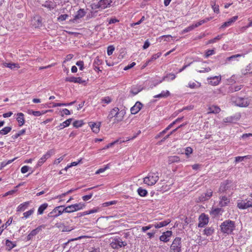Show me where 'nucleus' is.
<instances>
[{
  "label": "nucleus",
  "mask_w": 252,
  "mask_h": 252,
  "mask_svg": "<svg viewBox=\"0 0 252 252\" xmlns=\"http://www.w3.org/2000/svg\"><path fill=\"white\" fill-rule=\"evenodd\" d=\"M124 115V113L122 111H120L118 107H115L109 112L107 118L110 121L112 118H115L114 123H118L122 121Z\"/></svg>",
  "instance_id": "nucleus-1"
},
{
  "label": "nucleus",
  "mask_w": 252,
  "mask_h": 252,
  "mask_svg": "<svg viewBox=\"0 0 252 252\" xmlns=\"http://www.w3.org/2000/svg\"><path fill=\"white\" fill-rule=\"evenodd\" d=\"M221 230L223 233L231 234L235 228V222L228 220L224 221L220 225Z\"/></svg>",
  "instance_id": "nucleus-2"
},
{
  "label": "nucleus",
  "mask_w": 252,
  "mask_h": 252,
  "mask_svg": "<svg viewBox=\"0 0 252 252\" xmlns=\"http://www.w3.org/2000/svg\"><path fill=\"white\" fill-rule=\"evenodd\" d=\"M232 104L240 107H247L250 104L247 98L241 97H232L231 98Z\"/></svg>",
  "instance_id": "nucleus-3"
},
{
  "label": "nucleus",
  "mask_w": 252,
  "mask_h": 252,
  "mask_svg": "<svg viewBox=\"0 0 252 252\" xmlns=\"http://www.w3.org/2000/svg\"><path fill=\"white\" fill-rule=\"evenodd\" d=\"M127 245L126 241H123L120 237H115L112 238V241L110 243V247L113 249H119L125 247Z\"/></svg>",
  "instance_id": "nucleus-4"
},
{
  "label": "nucleus",
  "mask_w": 252,
  "mask_h": 252,
  "mask_svg": "<svg viewBox=\"0 0 252 252\" xmlns=\"http://www.w3.org/2000/svg\"><path fill=\"white\" fill-rule=\"evenodd\" d=\"M159 179L158 172H151L148 175L144 178V183L149 186H152L156 183Z\"/></svg>",
  "instance_id": "nucleus-5"
},
{
  "label": "nucleus",
  "mask_w": 252,
  "mask_h": 252,
  "mask_svg": "<svg viewBox=\"0 0 252 252\" xmlns=\"http://www.w3.org/2000/svg\"><path fill=\"white\" fill-rule=\"evenodd\" d=\"M112 2V0H100L96 4H93L92 8L94 10L104 9L110 7Z\"/></svg>",
  "instance_id": "nucleus-6"
},
{
  "label": "nucleus",
  "mask_w": 252,
  "mask_h": 252,
  "mask_svg": "<svg viewBox=\"0 0 252 252\" xmlns=\"http://www.w3.org/2000/svg\"><path fill=\"white\" fill-rule=\"evenodd\" d=\"M181 238L176 237L173 240L170 247L171 252H181Z\"/></svg>",
  "instance_id": "nucleus-7"
},
{
  "label": "nucleus",
  "mask_w": 252,
  "mask_h": 252,
  "mask_svg": "<svg viewBox=\"0 0 252 252\" xmlns=\"http://www.w3.org/2000/svg\"><path fill=\"white\" fill-rule=\"evenodd\" d=\"M85 206V204L81 203L69 205L64 208L65 213H72L83 209Z\"/></svg>",
  "instance_id": "nucleus-8"
},
{
  "label": "nucleus",
  "mask_w": 252,
  "mask_h": 252,
  "mask_svg": "<svg viewBox=\"0 0 252 252\" xmlns=\"http://www.w3.org/2000/svg\"><path fill=\"white\" fill-rule=\"evenodd\" d=\"M63 206H59L55 207L52 212L48 214L49 217L57 218L63 213H65Z\"/></svg>",
  "instance_id": "nucleus-9"
},
{
  "label": "nucleus",
  "mask_w": 252,
  "mask_h": 252,
  "mask_svg": "<svg viewBox=\"0 0 252 252\" xmlns=\"http://www.w3.org/2000/svg\"><path fill=\"white\" fill-rule=\"evenodd\" d=\"M55 154L54 150L53 149L50 150L47 152L38 161L37 163V166H41L45 161L50 158L52 155Z\"/></svg>",
  "instance_id": "nucleus-10"
},
{
  "label": "nucleus",
  "mask_w": 252,
  "mask_h": 252,
  "mask_svg": "<svg viewBox=\"0 0 252 252\" xmlns=\"http://www.w3.org/2000/svg\"><path fill=\"white\" fill-rule=\"evenodd\" d=\"M45 225L42 224L37 227L35 229L32 230L27 236V241L32 240L35 235L41 232L42 230L45 228Z\"/></svg>",
  "instance_id": "nucleus-11"
},
{
  "label": "nucleus",
  "mask_w": 252,
  "mask_h": 252,
  "mask_svg": "<svg viewBox=\"0 0 252 252\" xmlns=\"http://www.w3.org/2000/svg\"><path fill=\"white\" fill-rule=\"evenodd\" d=\"M199 223L198 226L199 227H203L209 222V217L204 213L201 214L198 218Z\"/></svg>",
  "instance_id": "nucleus-12"
},
{
  "label": "nucleus",
  "mask_w": 252,
  "mask_h": 252,
  "mask_svg": "<svg viewBox=\"0 0 252 252\" xmlns=\"http://www.w3.org/2000/svg\"><path fill=\"white\" fill-rule=\"evenodd\" d=\"M213 195V190L211 189H208L206 192L202 193L198 198L200 202H204L209 200Z\"/></svg>",
  "instance_id": "nucleus-13"
},
{
  "label": "nucleus",
  "mask_w": 252,
  "mask_h": 252,
  "mask_svg": "<svg viewBox=\"0 0 252 252\" xmlns=\"http://www.w3.org/2000/svg\"><path fill=\"white\" fill-rule=\"evenodd\" d=\"M237 207L240 209H246L252 207V200H242L238 202Z\"/></svg>",
  "instance_id": "nucleus-14"
},
{
  "label": "nucleus",
  "mask_w": 252,
  "mask_h": 252,
  "mask_svg": "<svg viewBox=\"0 0 252 252\" xmlns=\"http://www.w3.org/2000/svg\"><path fill=\"white\" fill-rule=\"evenodd\" d=\"M231 183V182L229 180H226L222 183L220 185V187L219 189L218 192L221 193L224 192L227 190H228L229 188V185Z\"/></svg>",
  "instance_id": "nucleus-15"
},
{
  "label": "nucleus",
  "mask_w": 252,
  "mask_h": 252,
  "mask_svg": "<svg viewBox=\"0 0 252 252\" xmlns=\"http://www.w3.org/2000/svg\"><path fill=\"white\" fill-rule=\"evenodd\" d=\"M220 201L219 205L221 207L226 206L230 202V198L225 195H221L219 197Z\"/></svg>",
  "instance_id": "nucleus-16"
},
{
  "label": "nucleus",
  "mask_w": 252,
  "mask_h": 252,
  "mask_svg": "<svg viewBox=\"0 0 252 252\" xmlns=\"http://www.w3.org/2000/svg\"><path fill=\"white\" fill-rule=\"evenodd\" d=\"M172 234V232L171 231L168 230L162 233L159 237V240L164 242H167L169 241Z\"/></svg>",
  "instance_id": "nucleus-17"
},
{
  "label": "nucleus",
  "mask_w": 252,
  "mask_h": 252,
  "mask_svg": "<svg viewBox=\"0 0 252 252\" xmlns=\"http://www.w3.org/2000/svg\"><path fill=\"white\" fill-rule=\"evenodd\" d=\"M86 14V12L83 9H80L77 12L76 14L74 16V18L70 21L75 23L77 20L80 19L83 17Z\"/></svg>",
  "instance_id": "nucleus-18"
},
{
  "label": "nucleus",
  "mask_w": 252,
  "mask_h": 252,
  "mask_svg": "<svg viewBox=\"0 0 252 252\" xmlns=\"http://www.w3.org/2000/svg\"><path fill=\"white\" fill-rule=\"evenodd\" d=\"M142 105V104L140 102L137 101L134 105L131 108V113L132 114H137L141 110Z\"/></svg>",
  "instance_id": "nucleus-19"
},
{
  "label": "nucleus",
  "mask_w": 252,
  "mask_h": 252,
  "mask_svg": "<svg viewBox=\"0 0 252 252\" xmlns=\"http://www.w3.org/2000/svg\"><path fill=\"white\" fill-rule=\"evenodd\" d=\"M65 81L69 82H73V83H77L79 84H83L85 82V80H83L82 78L80 77H66L65 78Z\"/></svg>",
  "instance_id": "nucleus-20"
},
{
  "label": "nucleus",
  "mask_w": 252,
  "mask_h": 252,
  "mask_svg": "<svg viewBox=\"0 0 252 252\" xmlns=\"http://www.w3.org/2000/svg\"><path fill=\"white\" fill-rule=\"evenodd\" d=\"M208 80H210V81L209 82V83L212 85L213 86H216L218 85L220 80H221V76H214V77H211L210 78H208Z\"/></svg>",
  "instance_id": "nucleus-21"
},
{
  "label": "nucleus",
  "mask_w": 252,
  "mask_h": 252,
  "mask_svg": "<svg viewBox=\"0 0 252 252\" xmlns=\"http://www.w3.org/2000/svg\"><path fill=\"white\" fill-rule=\"evenodd\" d=\"M238 18V16H234L233 17L228 19V20L224 22L221 26V28H225L231 26L234 22H235Z\"/></svg>",
  "instance_id": "nucleus-22"
},
{
  "label": "nucleus",
  "mask_w": 252,
  "mask_h": 252,
  "mask_svg": "<svg viewBox=\"0 0 252 252\" xmlns=\"http://www.w3.org/2000/svg\"><path fill=\"white\" fill-rule=\"evenodd\" d=\"M170 222H171V220L169 219H168V220H165L164 221L156 222V223L153 224V225H154V226L156 228H159L162 227L163 226H166Z\"/></svg>",
  "instance_id": "nucleus-23"
},
{
  "label": "nucleus",
  "mask_w": 252,
  "mask_h": 252,
  "mask_svg": "<svg viewBox=\"0 0 252 252\" xmlns=\"http://www.w3.org/2000/svg\"><path fill=\"white\" fill-rule=\"evenodd\" d=\"M30 201H27L20 204L16 209L17 212H21L24 211L26 209L28 208L30 205Z\"/></svg>",
  "instance_id": "nucleus-24"
},
{
  "label": "nucleus",
  "mask_w": 252,
  "mask_h": 252,
  "mask_svg": "<svg viewBox=\"0 0 252 252\" xmlns=\"http://www.w3.org/2000/svg\"><path fill=\"white\" fill-rule=\"evenodd\" d=\"M16 120L18 122L20 126H22L25 123L24 115L22 113H18L17 114Z\"/></svg>",
  "instance_id": "nucleus-25"
},
{
  "label": "nucleus",
  "mask_w": 252,
  "mask_h": 252,
  "mask_svg": "<svg viewBox=\"0 0 252 252\" xmlns=\"http://www.w3.org/2000/svg\"><path fill=\"white\" fill-rule=\"evenodd\" d=\"M5 245L6 246V250L8 251H10L13 248L16 246L15 242H12L8 239L5 240Z\"/></svg>",
  "instance_id": "nucleus-26"
},
{
  "label": "nucleus",
  "mask_w": 252,
  "mask_h": 252,
  "mask_svg": "<svg viewBox=\"0 0 252 252\" xmlns=\"http://www.w3.org/2000/svg\"><path fill=\"white\" fill-rule=\"evenodd\" d=\"M90 126L93 131L95 133H97L99 131L100 123H99L98 124L94 123L93 124H90Z\"/></svg>",
  "instance_id": "nucleus-27"
},
{
  "label": "nucleus",
  "mask_w": 252,
  "mask_h": 252,
  "mask_svg": "<svg viewBox=\"0 0 252 252\" xmlns=\"http://www.w3.org/2000/svg\"><path fill=\"white\" fill-rule=\"evenodd\" d=\"M208 110H209V112H208L209 113H214V114L219 113L220 111V107L217 106H215V105H212V106H210L208 108Z\"/></svg>",
  "instance_id": "nucleus-28"
},
{
  "label": "nucleus",
  "mask_w": 252,
  "mask_h": 252,
  "mask_svg": "<svg viewBox=\"0 0 252 252\" xmlns=\"http://www.w3.org/2000/svg\"><path fill=\"white\" fill-rule=\"evenodd\" d=\"M170 94V92L168 91H163L161 93L158 94L154 96L155 98H162L167 97Z\"/></svg>",
  "instance_id": "nucleus-29"
},
{
  "label": "nucleus",
  "mask_w": 252,
  "mask_h": 252,
  "mask_svg": "<svg viewBox=\"0 0 252 252\" xmlns=\"http://www.w3.org/2000/svg\"><path fill=\"white\" fill-rule=\"evenodd\" d=\"M169 76L171 77V78L170 79L171 80H174L176 77V75L173 73H168L162 77V79L159 81V83H161L163 81H169V79H168Z\"/></svg>",
  "instance_id": "nucleus-30"
},
{
  "label": "nucleus",
  "mask_w": 252,
  "mask_h": 252,
  "mask_svg": "<svg viewBox=\"0 0 252 252\" xmlns=\"http://www.w3.org/2000/svg\"><path fill=\"white\" fill-rule=\"evenodd\" d=\"M180 161V158L176 156H170L168 158V164H172L174 162H178Z\"/></svg>",
  "instance_id": "nucleus-31"
},
{
  "label": "nucleus",
  "mask_w": 252,
  "mask_h": 252,
  "mask_svg": "<svg viewBox=\"0 0 252 252\" xmlns=\"http://www.w3.org/2000/svg\"><path fill=\"white\" fill-rule=\"evenodd\" d=\"M48 204L45 203L41 205L37 210V214L38 215H41L43 213L44 211L47 208Z\"/></svg>",
  "instance_id": "nucleus-32"
},
{
  "label": "nucleus",
  "mask_w": 252,
  "mask_h": 252,
  "mask_svg": "<svg viewBox=\"0 0 252 252\" xmlns=\"http://www.w3.org/2000/svg\"><path fill=\"white\" fill-rule=\"evenodd\" d=\"M12 129L11 126H6L0 130V135H4L8 133Z\"/></svg>",
  "instance_id": "nucleus-33"
},
{
  "label": "nucleus",
  "mask_w": 252,
  "mask_h": 252,
  "mask_svg": "<svg viewBox=\"0 0 252 252\" xmlns=\"http://www.w3.org/2000/svg\"><path fill=\"white\" fill-rule=\"evenodd\" d=\"M214 232V229L213 227H207L204 230V234L207 236H210Z\"/></svg>",
  "instance_id": "nucleus-34"
},
{
  "label": "nucleus",
  "mask_w": 252,
  "mask_h": 252,
  "mask_svg": "<svg viewBox=\"0 0 252 252\" xmlns=\"http://www.w3.org/2000/svg\"><path fill=\"white\" fill-rule=\"evenodd\" d=\"M251 158V155H247L243 157L238 156L235 158V161L236 163H237L240 161H242L245 159H250Z\"/></svg>",
  "instance_id": "nucleus-35"
},
{
  "label": "nucleus",
  "mask_w": 252,
  "mask_h": 252,
  "mask_svg": "<svg viewBox=\"0 0 252 252\" xmlns=\"http://www.w3.org/2000/svg\"><path fill=\"white\" fill-rule=\"evenodd\" d=\"M34 211V210L33 208H32L26 212H24L23 213L24 216L22 218L25 219H28V218L30 217V216H31L33 213Z\"/></svg>",
  "instance_id": "nucleus-36"
},
{
  "label": "nucleus",
  "mask_w": 252,
  "mask_h": 252,
  "mask_svg": "<svg viewBox=\"0 0 252 252\" xmlns=\"http://www.w3.org/2000/svg\"><path fill=\"white\" fill-rule=\"evenodd\" d=\"M137 192L140 196L144 197L147 195L148 192L147 191L140 187L137 189Z\"/></svg>",
  "instance_id": "nucleus-37"
},
{
  "label": "nucleus",
  "mask_w": 252,
  "mask_h": 252,
  "mask_svg": "<svg viewBox=\"0 0 252 252\" xmlns=\"http://www.w3.org/2000/svg\"><path fill=\"white\" fill-rule=\"evenodd\" d=\"M142 89L140 87H133L131 89L130 93L132 94L133 95H135L140 92Z\"/></svg>",
  "instance_id": "nucleus-38"
},
{
  "label": "nucleus",
  "mask_w": 252,
  "mask_h": 252,
  "mask_svg": "<svg viewBox=\"0 0 252 252\" xmlns=\"http://www.w3.org/2000/svg\"><path fill=\"white\" fill-rule=\"evenodd\" d=\"M44 113H45V112H41L39 111H33L32 110H30L28 111L29 114H30V115L32 114L33 116H36V117L40 116L42 114H43Z\"/></svg>",
  "instance_id": "nucleus-39"
},
{
  "label": "nucleus",
  "mask_w": 252,
  "mask_h": 252,
  "mask_svg": "<svg viewBox=\"0 0 252 252\" xmlns=\"http://www.w3.org/2000/svg\"><path fill=\"white\" fill-rule=\"evenodd\" d=\"M211 5L213 9L214 12L217 13H219V5L216 4V1L212 0L211 1Z\"/></svg>",
  "instance_id": "nucleus-40"
},
{
  "label": "nucleus",
  "mask_w": 252,
  "mask_h": 252,
  "mask_svg": "<svg viewBox=\"0 0 252 252\" xmlns=\"http://www.w3.org/2000/svg\"><path fill=\"white\" fill-rule=\"evenodd\" d=\"M223 36V34L218 35L216 37L209 40L208 42V44H212L216 42L217 41L220 40Z\"/></svg>",
  "instance_id": "nucleus-41"
},
{
  "label": "nucleus",
  "mask_w": 252,
  "mask_h": 252,
  "mask_svg": "<svg viewBox=\"0 0 252 252\" xmlns=\"http://www.w3.org/2000/svg\"><path fill=\"white\" fill-rule=\"evenodd\" d=\"M16 159V158L8 160L7 162L5 161H2L0 163V169H1L2 168L5 167L6 165L12 163L13 161H14Z\"/></svg>",
  "instance_id": "nucleus-42"
},
{
  "label": "nucleus",
  "mask_w": 252,
  "mask_h": 252,
  "mask_svg": "<svg viewBox=\"0 0 252 252\" xmlns=\"http://www.w3.org/2000/svg\"><path fill=\"white\" fill-rule=\"evenodd\" d=\"M25 132H26V130L25 129H22V130H20L18 133H16L14 135H13L12 136V138L13 139H17V138H18L21 135H22L23 134H24L25 133Z\"/></svg>",
  "instance_id": "nucleus-43"
},
{
  "label": "nucleus",
  "mask_w": 252,
  "mask_h": 252,
  "mask_svg": "<svg viewBox=\"0 0 252 252\" xmlns=\"http://www.w3.org/2000/svg\"><path fill=\"white\" fill-rule=\"evenodd\" d=\"M97 212V210L95 209H93L89 211H85L80 214V216H84L87 215H89L92 213H96Z\"/></svg>",
  "instance_id": "nucleus-44"
},
{
  "label": "nucleus",
  "mask_w": 252,
  "mask_h": 252,
  "mask_svg": "<svg viewBox=\"0 0 252 252\" xmlns=\"http://www.w3.org/2000/svg\"><path fill=\"white\" fill-rule=\"evenodd\" d=\"M83 124L84 123L82 120L75 121L73 123V126L76 128L82 126Z\"/></svg>",
  "instance_id": "nucleus-45"
},
{
  "label": "nucleus",
  "mask_w": 252,
  "mask_h": 252,
  "mask_svg": "<svg viewBox=\"0 0 252 252\" xmlns=\"http://www.w3.org/2000/svg\"><path fill=\"white\" fill-rule=\"evenodd\" d=\"M68 16H69L68 15L66 14H62L58 17V20L59 22H63V21L65 20L68 17Z\"/></svg>",
  "instance_id": "nucleus-46"
},
{
  "label": "nucleus",
  "mask_w": 252,
  "mask_h": 252,
  "mask_svg": "<svg viewBox=\"0 0 252 252\" xmlns=\"http://www.w3.org/2000/svg\"><path fill=\"white\" fill-rule=\"evenodd\" d=\"M115 50V47L113 45H110L107 47V55L108 56H110L112 55L114 51Z\"/></svg>",
  "instance_id": "nucleus-47"
},
{
  "label": "nucleus",
  "mask_w": 252,
  "mask_h": 252,
  "mask_svg": "<svg viewBox=\"0 0 252 252\" xmlns=\"http://www.w3.org/2000/svg\"><path fill=\"white\" fill-rule=\"evenodd\" d=\"M112 101V99L109 96H106L101 99V102L106 104L110 103Z\"/></svg>",
  "instance_id": "nucleus-48"
},
{
  "label": "nucleus",
  "mask_w": 252,
  "mask_h": 252,
  "mask_svg": "<svg viewBox=\"0 0 252 252\" xmlns=\"http://www.w3.org/2000/svg\"><path fill=\"white\" fill-rule=\"evenodd\" d=\"M145 19V17L143 16L141 17V18L140 19V20H139L138 21H137V22L136 23H131L130 24V26L131 27H133L134 26H136V25H140L142 22H143Z\"/></svg>",
  "instance_id": "nucleus-49"
},
{
  "label": "nucleus",
  "mask_w": 252,
  "mask_h": 252,
  "mask_svg": "<svg viewBox=\"0 0 252 252\" xmlns=\"http://www.w3.org/2000/svg\"><path fill=\"white\" fill-rule=\"evenodd\" d=\"M161 55V52H158L157 54L153 55L152 56V58L150 59H149L150 61H151V62H153V61L156 60L157 59H158L159 57H160Z\"/></svg>",
  "instance_id": "nucleus-50"
},
{
  "label": "nucleus",
  "mask_w": 252,
  "mask_h": 252,
  "mask_svg": "<svg viewBox=\"0 0 252 252\" xmlns=\"http://www.w3.org/2000/svg\"><path fill=\"white\" fill-rule=\"evenodd\" d=\"M71 121H72L71 119H67V120H66L64 122H63L61 124V126H63V127H66V126H68L70 125V124L71 122Z\"/></svg>",
  "instance_id": "nucleus-51"
},
{
  "label": "nucleus",
  "mask_w": 252,
  "mask_h": 252,
  "mask_svg": "<svg viewBox=\"0 0 252 252\" xmlns=\"http://www.w3.org/2000/svg\"><path fill=\"white\" fill-rule=\"evenodd\" d=\"M76 64L79 67L80 70H83L84 69V62L82 61H79L76 62Z\"/></svg>",
  "instance_id": "nucleus-52"
},
{
  "label": "nucleus",
  "mask_w": 252,
  "mask_h": 252,
  "mask_svg": "<svg viewBox=\"0 0 252 252\" xmlns=\"http://www.w3.org/2000/svg\"><path fill=\"white\" fill-rule=\"evenodd\" d=\"M13 219L12 217L9 218L8 220L5 222V224H3L1 226H4V228H6L7 226H9L12 222Z\"/></svg>",
  "instance_id": "nucleus-53"
},
{
  "label": "nucleus",
  "mask_w": 252,
  "mask_h": 252,
  "mask_svg": "<svg viewBox=\"0 0 252 252\" xmlns=\"http://www.w3.org/2000/svg\"><path fill=\"white\" fill-rule=\"evenodd\" d=\"M194 29L193 25H190L189 26L187 27L186 28H185L183 31V32L184 33H187L188 32H189L192 30H193V29Z\"/></svg>",
  "instance_id": "nucleus-54"
},
{
  "label": "nucleus",
  "mask_w": 252,
  "mask_h": 252,
  "mask_svg": "<svg viewBox=\"0 0 252 252\" xmlns=\"http://www.w3.org/2000/svg\"><path fill=\"white\" fill-rule=\"evenodd\" d=\"M153 227H154L153 224H150V225H147V226H143L142 227V228H141V230H142V232H145L146 231H147L148 230H149L150 229H151Z\"/></svg>",
  "instance_id": "nucleus-55"
},
{
  "label": "nucleus",
  "mask_w": 252,
  "mask_h": 252,
  "mask_svg": "<svg viewBox=\"0 0 252 252\" xmlns=\"http://www.w3.org/2000/svg\"><path fill=\"white\" fill-rule=\"evenodd\" d=\"M117 203V201L114 200V201H111L109 202H106L103 203V206L104 207L108 206L110 205L116 204Z\"/></svg>",
  "instance_id": "nucleus-56"
},
{
  "label": "nucleus",
  "mask_w": 252,
  "mask_h": 252,
  "mask_svg": "<svg viewBox=\"0 0 252 252\" xmlns=\"http://www.w3.org/2000/svg\"><path fill=\"white\" fill-rule=\"evenodd\" d=\"M93 195V193H91L88 195H84L82 197V199L85 201H88L92 197Z\"/></svg>",
  "instance_id": "nucleus-57"
},
{
  "label": "nucleus",
  "mask_w": 252,
  "mask_h": 252,
  "mask_svg": "<svg viewBox=\"0 0 252 252\" xmlns=\"http://www.w3.org/2000/svg\"><path fill=\"white\" fill-rule=\"evenodd\" d=\"M215 54V51L214 50H208L206 51L205 53V57L208 58L210 56L212 55Z\"/></svg>",
  "instance_id": "nucleus-58"
},
{
  "label": "nucleus",
  "mask_w": 252,
  "mask_h": 252,
  "mask_svg": "<svg viewBox=\"0 0 252 252\" xmlns=\"http://www.w3.org/2000/svg\"><path fill=\"white\" fill-rule=\"evenodd\" d=\"M169 129H167V128H165L163 130H162L161 132L159 133L156 136V138H158L162 136H163Z\"/></svg>",
  "instance_id": "nucleus-59"
},
{
  "label": "nucleus",
  "mask_w": 252,
  "mask_h": 252,
  "mask_svg": "<svg viewBox=\"0 0 252 252\" xmlns=\"http://www.w3.org/2000/svg\"><path fill=\"white\" fill-rule=\"evenodd\" d=\"M29 167L28 166H24L21 169V171L23 174L26 173L29 171Z\"/></svg>",
  "instance_id": "nucleus-60"
},
{
  "label": "nucleus",
  "mask_w": 252,
  "mask_h": 252,
  "mask_svg": "<svg viewBox=\"0 0 252 252\" xmlns=\"http://www.w3.org/2000/svg\"><path fill=\"white\" fill-rule=\"evenodd\" d=\"M241 57V55L240 54H236V55H232L229 57H228L227 58V60L228 61H232V60H233L234 59H235L236 58H237V57Z\"/></svg>",
  "instance_id": "nucleus-61"
},
{
  "label": "nucleus",
  "mask_w": 252,
  "mask_h": 252,
  "mask_svg": "<svg viewBox=\"0 0 252 252\" xmlns=\"http://www.w3.org/2000/svg\"><path fill=\"white\" fill-rule=\"evenodd\" d=\"M135 64H136L135 63L133 62L131 63H130V64H128V65L125 66L124 68V70H127L132 68V67H133Z\"/></svg>",
  "instance_id": "nucleus-62"
},
{
  "label": "nucleus",
  "mask_w": 252,
  "mask_h": 252,
  "mask_svg": "<svg viewBox=\"0 0 252 252\" xmlns=\"http://www.w3.org/2000/svg\"><path fill=\"white\" fill-rule=\"evenodd\" d=\"M225 123H232L233 121V118L232 117H227L223 120Z\"/></svg>",
  "instance_id": "nucleus-63"
},
{
  "label": "nucleus",
  "mask_w": 252,
  "mask_h": 252,
  "mask_svg": "<svg viewBox=\"0 0 252 252\" xmlns=\"http://www.w3.org/2000/svg\"><path fill=\"white\" fill-rule=\"evenodd\" d=\"M89 252H100V249L99 247L92 248Z\"/></svg>",
  "instance_id": "nucleus-64"
}]
</instances>
